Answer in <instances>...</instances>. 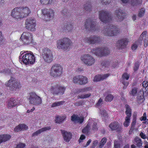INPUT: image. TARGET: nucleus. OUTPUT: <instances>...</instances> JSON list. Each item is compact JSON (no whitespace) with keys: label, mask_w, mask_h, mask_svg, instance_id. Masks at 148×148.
<instances>
[{"label":"nucleus","mask_w":148,"mask_h":148,"mask_svg":"<svg viewBox=\"0 0 148 148\" xmlns=\"http://www.w3.org/2000/svg\"><path fill=\"white\" fill-rule=\"evenodd\" d=\"M120 32V29L112 25H108L105 27L103 30V32L105 35L110 36L116 35Z\"/></svg>","instance_id":"1"},{"label":"nucleus","mask_w":148,"mask_h":148,"mask_svg":"<svg viewBox=\"0 0 148 148\" xmlns=\"http://www.w3.org/2000/svg\"><path fill=\"white\" fill-rule=\"evenodd\" d=\"M57 47L59 49L67 50L72 45L71 40L67 38H64L57 41Z\"/></svg>","instance_id":"2"},{"label":"nucleus","mask_w":148,"mask_h":148,"mask_svg":"<svg viewBox=\"0 0 148 148\" xmlns=\"http://www.w3.org/2000/svg\"><path fill=\"white\" fill-rule=\"evenodd\" d=\"M21 55L19 57V60L22 61L26 64H33L35 61V58L34 55L32 53H27L22 56L23 53L21 52Z\"/></svg>","instance_id":"3"},{"label":"nucleus","mask_w":148,"mask_h":148,"mask_svg":"<svg viewBox=\"0 0 148 148\" xmlns=\"http://www.w3.org/2000/svg\"><path fill=\"white\" fill-rule=\"evenodd\" d=\"M5 85L9 87V90L11 91H15L16 89L21 87L20 83L16 81V79L13 77H11L10 79L7 82Z\"/></svg>","instance_id":"4"},{"label":"nucleus","mask_w":148,"mask_h":148,"mask_svg":"<svg viewBox=\"0 0 148 148\" xmlns=\"http://www.w3.org/2000/svg\"><path fill=\"white\" fill-rule=\"evenodd\" d=\"M28 99L30 104L38 105L42 103V99L34 92L30 93L28 96Z\"/></svg>","instance_id":"5"},{"label":"nucleus","mask_w":148,"mask_h":148,"mask_svg":"<svg viewBox=\"0 0 148 148\" xmlns=\"http://www.w3.org/2000/svg\"><path fill=\"white\" fill-rule=\"evenodd\" d=\"M42 56L44 60L47 63H50L53 59L52 51L47 48H45L42 50Z\"/></svg>","instance_id":"6"},{"label":"nucleus","mask_w":148,"mask_h":148,"mask_svg":"<svg viewBox=\"0 0 148 148\" xmlns=\"http://www.w3.org/2000/svg\"><path fill=\"white\" fill-rule=\"evenodd\" d=\"M82 62L88 66L94 64L95 62V59L91 55L86 54L82 55L80 58Z\"/></svg>","instance_id":"7"},{"label":"nucleus","mask_w":148,"mask_h":148,"mask_svg":"<svg viewBox=\"0 0 148 148\" xmlns=\"http://www.w3.org/2000/svg\"><path fill=\"white\" fill-rule=\"evenodd\" d=\"M62 68L61 66L58 64H55L52 66L50 72L51 76L56 77L60 76L62 73Z\"/></svg>","instance_id":"8"},{"label":"nucleus","mask_w":148,"mask_h":148,"mask_svg":"<svg viewBox=\"0 0 148 148\" xmlns=\"http://www.w3.org/2000/svg\"><path fill=\"white\" fill-rule=\"evenodd\" d=\"M99 17L103 23H106L112 19L111 15L108 11L105 10H101L99 12Z\"/></svg>","instance_id":"9"},{"label":"nucleus","mask_w":148,"mask_h":148,"mask_svg":"<svg viewBox=\"0 0 148 148\" xmlns=\"http://www.w3.org/2000/svg\"><path fill=\"white\" fill-rule=\"evenodd\" d=\"M101 40L100 36L97 35H91L84 39V41L89 45H94L98 43L101 41Z\"/></svg>","instance_id":"10"},{"label":"nucleus","mask_w":148,"mask_h":148,"mask_svg":"<svg viewBox=\"0 0 148 148\" xmlns=\"http://www.w3.org/2000/svg\"><path fill=\"white\" fill-rule=\"evenodd\" d=\"M36 21L35 19L32 17L28 18L25 21V28L26 29L31 31H34L35 30Z\"/></svg>","instance_id":"11"},{"label":"nucleus","mask_w":148,"mask_h":148,"mask_svg":"<svg viewBox=\"0 0 148 148\" xmlns=\"http://www.w3.org/2000/svg\"><path fill=\"white\" fill-rule=\"evenodd\" d=\"M65 89L66 88L64 87L60 86L59 85H56L52 86L50 90L51 93L53 94L61 95L64 94Z\"/></svg>","instance_id":"12"},{"label":"nucleus","mask_w":148,"mask_h":148,"mask_svg":"<svg viewBox=\"0 0 148 148\" xmlns=\"http://www.w3.org/2000/svg\"><path fill=\"white\" fill-rule=\"evenodd\" d=\"M32 34L28 32L23 33L21 37V40L24 44H28L32 42Z\"/></svg>","instance_id":"13"},{"label":"nucleus","mask_w":148,"mask_h":148,"mask_svg":"<svg viewBox=\"0 0 148 148\" xmlns=\"http://www.w3.org/2000/svg\"><path fill=\"white\" fill-rule=\"evenodd\" d=\"M96 22L90 19H87L86 22L85 27L89 31H95L96 29Z\"/></svg>","instance_id":"14"},{"label":"nucleus","mask_w":148,"mask_h":148,"mask_svg":"<svg viewBox=\"0 0 148 148\" xmlns=\"http://www.w3.org/2000/svg\"><path fill=\"white\" fill-rule=\"evenodd\" d=\"M42 12L45 17V19L46 21L52 19L53 18L54 11L53 10L44 9L42 10Z\"/></svg>","instance_id":"15"},{"label":"nucleus","mask_w":148,"mask_h":148,"mask_svg":"<svg viewBox=\"0 0 148 148\" xmlns=\"http://www.w3.org/2000/svg\"><path fill=\"white\" fill-rule=\"evenodd\" d=\"M11 16L14 18L18 20L23 18L19 7H16L13 9L12 10Z\"/></svg>","instance_id":"16"},{"label":"nucleus","mask_w":148,"mask_h":148,"mask_svg":"<svg viewBox=\"0 0 148 148\" xmlns=\"http://www.w3.org/2000/svg\"><path fill=\"white\" fill-rule=\"evenodd\" d=\"M126 110L125 113L127 116L125 118V121L124 123V125L125 127H127L129 125L130 120V117L132 116L131 110L128 105L125 106Z\"/></svg>","instance_id":"17"},{"label":"nucleus","mask_w":148,"mask_h":148,"mask_svg":"<svg viewBox=\"0 0 148 148\" xmlns=\"http://www.w3.org/2000/svg\"><path fill=\"white\" fill-rule=\"evenodd\" d=\"M23 18L27 16L31 12V10L27 7H19Z\"/></svg>","instance_id":"18"},{"label":"nucleus","mask_w":148,"mask_h":148,"mask_svg":"<svg viewBox=\"0 0 148 148\" xmlns=\"http://www.w3.org/2000/svg\"><path fill=\"white\" fill-rule=\"evenodd\" d=\"M109 127L112 130H116L118 132H120L122 130L121 127L119 126L118 123L114 122L109 125Z\"/></svg>","instance_id":"19"},{"label":"nucleus","mask_w":148,"mask_h":148,"mask_svg":"<svg viewBox=\"0 0 148 148\" xmlns=\"http://www.w3.org/2000/svg\"><path fill=\"white\" fill-rule=\"evenodd\" d=\"M128 42V41L127 39H122L118 41L117 46L119 49H123L126 47Z\"/></svg>","instance_id":"20"},{"label":"nucleus","mask_w":148,"mask_h":148,"mask_svg":"<svg viewBox=\"0 0 148 148\" xmlns=\"http://www.w3.org/2000/svg\"><path fill=\"white\" fill-rule=\"evenodd\" d=\"M61 131L64 140L67 142H69L72 137L71 133L62 130Z\"/></svg>","instance_id":"21"},{"label":"nucleus","mask_w":148,"mask_h":148,"mask_svg":"<svg viewBox=\"0 0 148 148\" xmlns=\"http://www.w3.org/2000/svg\"><path fill=\"white\" fill-rule=\"evenodd\" d=\"M115 15L120 21L123 20L125 17V14L124 12L120 9L116 10L115 12Z\"/></svg>","instance_id":"22"},{"label":"nucleus","mask_w":148,"mask_h":148,"mask_svg":"<svg viewBox=\"0 0 148 148\" xmlns=\"http://www.w3.org/2000/svg\"><path fill=\"white\" fill-rule=\"evenodd\" d=\"M91 52L99 56H103L104 53L102 51L101 47L96 48L91 50Z\"/></svg>","instance_id":"23"},{"label":"nucleus","mask_w":148,"mask_h":148,"mask_svg":"<svg viewBox=\"0 0 148 148\" xmlns=\"http://www.w3.org/2000/svg\"><path fill=\"white\" fill-rule=\"evenodd\" d=\"M18 104V100L17 99L11 98L8 101V107L10 108L15 107Z\"/></svg>","instance_id":"24"},{"label":"nucleus","mask_w":148,"mask_h":148,"mask_svg":"<svg viewBox=\"0 0 148 148\" xmlns=\"http://www.w3.org/2000/svg\"><path fill=\"white\" fill-rule=\"evenodd\" d=\"M109 76L108 74H106L102 75H97L95 77L93 81L95 82H98L101 80H103Z\"/></svg>","instance_id":"25"},{"label":"nucleus","mask_w":148,"mask_h":148,"mask_svg":"<svg viewBox=\"0 0 148 148\" xmlns=\"http://www.w3.org/2000/svg\"><path fill=\"white\" fill-rule=\"evenodd\" d=\"M71 120L81 123L83 122L84 118L83 117H79L77 115L73 114L71 116Z\"/></svg>","instance_id":"26"},{"label":"nucleus","mask_w":148,"mask_h":148,"mask_svg":"<svg viewBox=\"0 0 148 148\" xmlns=\"http://www.w3.org/2000/svg\"><path fill=\"white\" fill-rule=\"evenodd\" d=\"M50 129L49 127H45L42 128L41 129L38 130L35 132H34L32 134V136H37L39 134H40L41 132L46 131L47 130H49Z\"/></svg>","instance_id":"27"},{"label":"nucleus","mask_w":148,"mask_h":148,"mask_svg":"<svg viewBox=\"0 0 148 148\" xmlns=\"http://www.w3.org/2000/svg\"><path fill=\"white\" fill-rule=\"evenodd\" d=\"M92 89V88L90 86L84 87L77 89V90L76 93L78 94L80 92L84 93L87 92L88 91H90Z\"/></svg>","instance_id":"28"},{"label":"nucleus","mask_w":148,"mask_h":148,"mask_svg":"<svg viewBox=\"0 0 148 148\" xmlns=\"http://www.w3.org/2000/svg\"><path fill=\"white\" fill-rule=\"evenodd\" d=\"M41 3L47 5H50L53 4L56 2L55 0H40Z\"/></svg>","instance_id":"29"},{"label":"nucleus","mask_w":148,"mask_h":148,"mask_svg":"<svg viewBox=\"0 0 148 148\" xmlns=\"http://www.w3.org/2000/svg\"><path fill=\"white\" fill-rule=\"evenodd\" d=\"M11 137V136L8 134H4L0 135V138L1 140V143L3 142H5L9 140L10 138Z\"/></svg>","instance_id":"30"},{"label":"nucleus","mask_w":148,"mask_h":148,"mask_svg":"<svg viewBox=\"0 0 148 148\" xmlns=\"http://www.w3.org/2000/svg\"><path fill=\"white\" fill-rule=\"evenodd\" d=\"M87 78L84 76L81 75L80 79L79 84L80 85H84L88 82Z\"/></svg>","instance_id":"31"},{"label":"nucleus","mask_w":148,"mask_h":148,"mask_svg":"<svg viewBox=\"0 0 148 148\" xmlns=\"http://www.w3.org/2000/svg\"><path fill=\"white\" fill-rule=\"evenodd\" d=\"M66 118V116L63 115L62 116H57L55 120L56 123H62Z\"/></svg>","instance_id":"32"},{"label":"nucleus","mask_w":148,"mask_h":148,"mask_svg":"<svg viewBox=\"0 0 148 148\" xmlns=\"http://www.w3.org/2000/svg\"><path fill=\"white\" fill-rule=\"evenodd\" d=\"M134 141L135 142V144L138 147H140L142 146L143 143L141 140L139 138L136 137L134 139Z\"/></svg>","instance_id":"33"},{"label":"nucleus","mask_w":148,"mask_h":148,"mask_svg":"<svg viewBox=\"0 0 148 148\" xmlns=\"http://www.w3.org/2000/svg\"><path fill=\"white\" fill-rule=\"evenodd\" d=\"M100 114L102 118L108 117V114L106 110L102 108L100 110Z\"/></svg>","instance_id":"34"},{"label":"nucleus","mask_w":148,"mask_h":148,"mask_svg":"<svg viewBox=\"0 0 148 148\" xmlns=\"http://www.w3.org/2000/svg\"><path fill=\"white\" fill-rule=\"evenodd\" d=\"M131 4L132 6H137L141 3V0H130Z\"/></svg>","instance_id":"35"},{"label":"nucleus","mask_w":148,"mask_h":148,"mask_svg":"<svg viewBox=\"0 0 148 148\" xmlns=\"http://www.w3.org/2000/svg\"><path fill=\"white\" fill-rule=\"evenodd\" d=\"M62 27H64L63 29L62 30V31L67 29L69 31L72 29L73 28L72 25L70 23H69L66 25H64V26H63Z\"/></svg>","instance_id":"36"},{"label":"nucleus","mask_w":148,"mask_h":148,"mask_svg":"<svg viewBox=\"0 0 148 148\" xmlns=\"http://www.w3.org/2000/svg\"><path fill=\"white\" fill-rule=\"evenodd\" d=\"M62 14L65 17H69L71 15V13L66 9H64L61 11Z\"/></svg>","instance_id":"37"},{"label":"nucleus","mask_w":148,"mask_h":148,"mask_svg":"<svg viewBox=\"0 0 148 148\" xmlns=\"http://www.w3.org/2000/svg\"><path fill=\"white\" fill-rule=\"evenodd\" d=\"M92 6L90 3H86L84 6V9L86 11L90 12L91 10Z\"/></svg>","instance_id":"38"},{"label":"nucleus","mask_w":148,"mask_h":148,"mask_svg":"<svg viewBox=\"0 0 148 148\" xmlns=\"http://www.w3.org/2000/svg\"><path fill=\"white\" fill-rule=\"evenodd\" d=\"M65 102L64 101L55 102L53 103L51 105V107H54L62 105Z\"/></svg>","instance_id":"39"},{"label":"nucleus","mask_w":148,"mask_h":148,"mask_svg":"<svg viewBox=\"0 0 148 148\" xmlns=\"http://www.w3.org/2000/svg\"><path fill=\"white\" fill-rule=\"evenodd\" d=\"M102 49V51L105 53H104L103 56H105L109 54L110 53L109 49L107 47H101Z\"/></svg>","instance_id":"40"},{"label":"nucleus","mask_w":148,"mask_h":148,"mask_svg":"<svg viewBox=\"0 0 148 148\" xmlns=\"http://www.w3.org/2000/svg\"><path fill=\"white\" fill-rule=\"evenodd\" d=\"M137 92V88L135 87L133 88L132 90L130 92V94L132 96H134L136 95Z\"/></svg>","instance_id":"41"},{"label":"nucleus","mask_w":148,"mask_h":148,"mask_svg":"<svg viewBox=\"0 0 148 148\" xmlns=\"http://www.w3.org/2000/svg\"><path fill=\"white\" fill-rule=\"evenodd\" d=\"M145 12V10L144 8L140 9L138 11V15L140 17H141L143 16Z\"/></svg>","instance_id":"42"},{"label":"nucleus","mask_w":148,"mask_h":148,"mask_svg":"<svg viewBox=\"0 0 148 148\" xmlns=\"http://www.w3.org/2000/svg\"><path fill=\"white\" fill-rule=\"evenodd\" d=\"M114 148H120V142L118 140H115L114 141Z\"/></svg>","instance_id":"43"},{"label":"nucleus","mask_w":148,"mask_h":148,"mask_svg":"<svg viewBox=\"0 0 148 148\" xmlns=\"http://www.w3.org/2000/svg\"><path fill=\"white\" fill-rule=\"evenodd\" d=\"M81 75L76 76L73 78V82L75 83H78L79 84V81L80 79Z\"/></svg>","instance_id":"44"},{"label":"nucleus","mask_w":148,"mask_h":148,"mask_svg":"<svg viewBox=\"0 0 148 148\" xmlns=\"http://www.w3.org/2000/svg\"><path fill=\"white\" fill-rule=\"evenodd\" d=\"M91 95L90 93H87L85 95H79L77 96L78 98L84 99L89 97Z\"/></svg>","instance_id":"45"},{"label":"nucleus","mask_w":148,"mask_h":148,"mask_svg":"<svg viewBox=\"0 0 148 148\" xmlns=\"http://www.w3.org/2000/svg\"><path fill=\"white\" fill-rule=\"evenodd\" d=\"M113 98V96L111 94H109L106 97L105 100L107 101H111L112 100Z\"/></svg>","instance_id":"46"},{"label":"nucleus","mask_w":148,"mask_h":148,"mask_svg":"<svg viewBox=\"0 0 148 148\" xmlns=\"http://www.w3.org/2000/svg\"><path fill=\"white\" fill-rule=\"evenodd\" d=\"M107 141L106 138H104L101 140L100 145L99 146V148H101L104 145Z\"/></svg>","instance_id":"47"},{"label":"nucleus","mask_w":148,"mask_h":148,"mask_svg":"<svg viewBox=\"0 0 148 148\" xmlns=\"http://www.w3.org/2000/svg\"><path fill=\"white\" fill-rule=\"evenodd\" d=\"M90 125L88 124L86 127L82 130V132L84 133H87L89 130Z\"/></svg>","instance_id":"48"},{"label":"nucleus","mask_w":148,"mask_h":148,"mask_svg":"<svg viewBox=\"0 0 148 148\" xmlns=\"http://www.w3.org/2000/svg\"><path fill=\"white\" fill-rule=\"evenodd\" d=\"M136 123V121L135 118H134L133 120V121L131 124V127L130 130H133L134 129L135 125Z\"/></svg>","instance_id":"49"},{"label":"nucleus","mask_w":148,"mask_h":148,"mask_svg":"<svg viewBox=\"0 0 148 148\" xmlns=\"http://www.w3.org/2000/svg\"><path fill=\"white\" fill-rule=\"evenodd\" d=\"M110 62L108 61H103L101 63V64L103 66H104L105 67H107L110 64Z\"/></svg>","instance_id":"50"},{"label":"nucleus","mask_w":148,"mask_h":148,"mask_svg":"<svg viewBox=\"0 0 148 148\" xmlns=\"http://www.w3.org/2000/svg\"><path fill=\"white\" fill-rule=\"evenodd\" d=\"M122 77L123 80H127L129 78V75L127 73H125L123 75Z\"/></svg>","instance_id":"51"},{"label":"nucleus","mask_w":148,"mask_h":148,"mask_svg":"<svg viewBox=\"0 0 148 148\" xmlns=\"http://www.w3.org/2000/svg\"><path fill=\"white\" fill-rule=\"evenodd\" d=\"M83 101H80L75 103H74V105L75 106H79L82 105L83 104Z\"/></svg>","instance_id":"52"},{"label":"nucleus","mask_w":148,"mask_h":148,"mask_svg":"<svg viewBox=\"0 0 148 148\" xmlns=\"http://www.w3.org/2000/svg\"><path fill=\"white\" fill-rule=\"evenodd\" d=\"M138 47L137 42H136L134 43L132 46V49L133 50H135Z\"/></svg>","instance_id":"53"},{"label":"nucleus","mask_w":148,"mask_h":148,"mask_svg":"<svg viewBox=\"0 0 148 148\" xmlns=\"http://www.w3.org/2000/svg\"><path fill=\"white\" fill-rule=\"evenodd\" d=\"M111 1L112 0H100L101 3L105 5L109 4L111 2Z\"/></svg>","instance_id":"54"},{"label":"nucleus","mask_w":148,"mask_h":148,"mask_svg":"<svg viewBox=\"0 0 148 148\" xmlns=\"http://www.w3.org/2000/svg\"><path fill=\"white\" fill-rule=\"evenodd\" d=\"M102 102L103 101L102 99H100L96 105V107H98L100 106H101V105L103 103Z\"/></svg>","instance_id":"55"},{"label":"nucleus","mask_w":148,"mask_h":148,"mask_svg":"<svg viewBox=\"0 0 148 148\" xmlns=\"http://www.w3.org/2000/svg\"><path fill=\"white\" fill-rule=\"evenodd\" d=\"M147 119V114L145 113H144L142 116L141 117L140 119L141 121H144L146 120Z\"/></svg>","instance_id":"56"},{"label":"nucleus","mask_w":148,"mask_h":148,"mask_svg":"<svg viewBox=\"0 0 148 148\" xmlns=\"http://www.w3.org/2000/svg\"><path fill=\"white\" fill-rule=\"evenodd\" d=\"M21 130H26L28 129V127L25 124H20Z\"/></svg>","instance_id":"57"},{"label":"nucleus","mask_w":148,"mask_h":148,"mask_svg":"<svg viewBox=\"0 0 148 148\" xmlns=\"http://www.w3.org/2000/svg\"><path fill=\"white\" fill-rule=\"evenodd\" d=\"M14 130L16 132H19L20 131H21V130L20 125H19L18 126H17L14 128Z\"/></svg>","instance_id":"58"},{"label":"nucleus","mask_w":148,"mask_h":148,"mask_svg":"<svg viewBox=\"0 0 148 148\" xmlns=\"http://www.w3.org/2000/svg\"><path fill=\"white\" fill-rule=\"evenodd\" d=\"M1 33L0 32V45H1L4 43V40L2 39V37Z\"/></svg>","instance_id":"59"},{"label":"nucleus","mask_w":148,"mask_h":148,"mask_svg":"<svg viewBox=\"0 0 148 148\" xmlns=\"http://www.w3.org/2000/svg\"><path fill=\"white\" fill-rule=\"evenodd\" d=\"M96 123L94 122L93 123V125L92 126V129L94 131L97 130L98 129Z\"/></svg>","instance_id":"60"},{"label":"nucleus","mask_w":148,"mask_h":148,"mask_svg":"<svg viewBox=\"0 0 148 148\" xmlns=\"http://www.w3.org/2000/svg\"><path fill=\"white\" fill-rule=\"evenodd\" d=\"M139 65L137 63H136L134 64V71H137L138 69Z\"/></svg>","instance_id":"61"},{"label":"nucleus","mask_w":148,"mask_h":148,"mask_svg":"<svg viewBox=\"0 0 148 148\" xmlns=\"http://www.w3.org/2000/svg\"><path fill=\"white\" fill-rule=\"evenodd\" d=\"M144 88H146L148 86V82L146 81H144L142 84Z\"/></svg>","instance_id":"62"},{"label":"nucleus","mask_w":148,"mask_h":148,"mask_svg":"<svg viewBox=\"0 0 148 148\" xmlns=\"http://www.w3.org/2000/svg\"><path fill=\"white\" fill-rule=\"evenodd\" d=\"M98 143V141L97 140H95L93 141V145L92 147V148H95L97 145Z\"/></svg>","instance_id":"63"},{"label":"nucleus","mask_w":148,"mask_h":148,"mask_svg":"<svg viewBox=\"0 0 148 148\" xmlns=\"http://www.w3.org/2000/svg\"><path fill=\"white\" fill-rule=\"evenodd\" d=\"M140 135L141 138L143 139H145L147 138L146 135L142 132L140 133Z\"/></svg>","instance_id":"64"}]
</instances>
